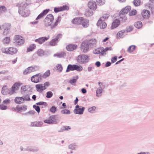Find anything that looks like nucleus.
<instances>
[{"label":"nucleus","mask_w":154,"mask_h":154,"mask_svg":"<svg viewBox=\"0 0 154 154\" xmlns=\"http://www.w3.org/2000/svg\"><path fill=\"white\" fill-rule=\"evenodd\" d=\"M94 69V66L93 64H91L89 65V66L88 68V72H90Z\"/></svg>","instance_id":"13d9d810"},{"label":"nucleus","mask_w":154,"mask_h":154,"mask_svg":"<svg viewBox=\"0 0 154 154\" xmlns=\"http://www.w3.org/2000/svg\"><path fill=\"white\" fill-rule=\"evenodd\" d=\"M29 94H28L26 93L24 94L22 97L23 98V101H29L31 100V99L29 97Z\"/></svg>","instance_id":"c85d7f7f"},{"label":"nucleus","mask_w":154,"mask_h":154,"mask_svg":"<svg viewBox=\"0 0 154 154\" xmlns=\"http://www.w3.org/2000/svg\"><path fill=\"white\" fill-rule=\"evenodd\" d=\"M28 68L29 69V72L30 73L35 72L38 70L39 69V67L38 66H31L28 67Z\"/></svg>","instance_id":"a878e982"},{"label":"nucleus","mask_w":154,"mask_h":154,"mask_svg":"<svg viewBox=\"0 0 154 154\" xmlns=\"http://www.w3.org/2000/svg\"><path fill=\"white\" fill-rule=\"evenodd\" d=\"M53 124H56L59 121V118L56 115H52L50 116Z\"/></svg>","instance_id":"aec40b11"},{"label":"nucleus","mask_w":154,"mask_h":154,"mask_svg":"<svg viewBox=\"0 0 154 154\" xmlns=\"http://www.w3.org/2000/svg\"><path fill=\"white\" fill-rule=\"evenodd\" d=\"M151 10H154V7L153 5L150 3H149L146 5Z\"/></svg>","instance_id":"69168bd1"},{"label":"nucleus","mask_w":154,"mask_h":154,"mask_svg":"<svg viewBox=\"0 0 154 154\" xmlns=\"http://www.w3.org/2000/svg\"><path fill=\"white\" fill-rule=\"evenodd\" d=\"M15 38L16 40V41H18L19 40L23 38L20 35H17L15 36Z\"/></svg>","instance_id":"0e129e2a"},{"label":"nucleus","mask_w":154,"mask_h":154,"mask_svg":"<svg viewBox=\"0 0 154 154\" xmlns=\"http://www.w3.org/2000/svg\"><path fill=\"white\" fill-rule=\"evenodd\" d=\"M89 60V56L86 54H81L77 58L78 62L80 64H85L88 63Z\"/></svg>","instance_id":"39448f33"},{"label":"nucleus","mask_w":154,"mask_h":154,"mask_svg":"<svg viewBox=\"0 0 154 154\" xmlns=\"http://www.w3.org/2000/svg\"><path fill=\"white\" fill-rule=\"evenodd\" d=\"M89 48V46L87 41H83L81 44V51L84 53L87 52Z\"/></svg>","instance_id":"423d86ee"},{"label":"nucleus","mask_w":154,"mask_h":154,"mask_svg":"<svg viewBox=\"0 0 154 154\" xmlns=\"http://www.w3.org/2000/svg\"><path fill=\"white\" fill-rule=\"evenodd\" d=\"M97 2L99 5H102L105 3L104 0H97Z\"/></svg>","instance_id":"680f3d73"},{"label":"nucleus","mask_w":154,"mask_h":154,"mask_svg":"<svg viewBox=\"0 0 154 154\" xmlns=\"http://www.w3.org/2000/svg\"><path fill=\"white\" fill-rule=\"evenodd\" d=\"M37 91L38 92H42L45 90L46 88L44 86H42V84H38L35 85Z\"/></svg>","instance_id":"4be33fe9"},{"label":"nucleus","mask_w":154,"mask_h":154,"mask_svg":"<svg viewBox=\"0 0 154 154\" xmlns=\"http://www.w3.org/2000/svg\"><path fill=\"white\" fill-rule=\"evenodd\" d=\"M11 26V25L9 23H5L3 25V27L4 29V30L3 32V33L4 35L6 34L8 32V30L10 28V27Z\"/></svg>","instance_id":"412c9836"},{"label":"nucleus","mask_w":154,"mask_h":154,"mask_svg":"<svg viewBox=\"0 0 154 154\" xmlns=\"http://www.w3.org/2000/svg\"><path fill=\"white\" fill-rule=\"evenodd\" d=\"M49 37V36L48 37H42L38 38L35 40V41L39 44H42L46 41L47 40Z\"/></svg>","instance_id":"9d476101"},{"label":"nucleus","mask_w":154,"mask_h":154,"mask_svg":"<svg viewBox=\"0 0 154 154\" xmlns=\"http://www.w3.org/2000/svg\"><path fill=\"white\" fill-rule=\"evenodd\" d=\"M85 109V107L80 106L78 105H77L75 106V108L73 112L75 114L82 115L83 114Z\"/></svg>","instance_id":"0eeeda50"},{"label":"nucleus","mask_w":154,"mask_h":154,"mask_svg":"<svg viewBox=\"0 0 154 154\" xmlns=\"http://www.w3.org/2000/svg\"><path fill=\"white\" fill-rule=\"evenodd\" d=\"M27 107L26 105H23L22 107H18L17 106L16 107V109L17 110L18 112H19L21 110H23L24 111H25L27 109Z\"/></svg>","instance_id":"ea45409f"},{"label":"nucleus","mask_w":154,"mask_h":154,"mask_svg":"<svg viewBox=\"0 0 154 154\" xmlns=\"http://www.w3.org/2000/svg\"><path fill=\"white\" fill-rule=\"evenodd\" d=\"M17 48L13 47L8 48V54H14L17 53Z\"/></svg>","instance_id":"b1692460"},{"label":"nucleus","mask_w":154,"mask_h":154,"mask_svg":"<svg viewBox=\"0 0 154 154\" xmlns=\"http://www.w3.org/2000/svg\"><path fill=\"white\" fill-rule=\"evenodd\" d=\"M96 107L95 106H93L92 107H89L88 109V111L91 113H93L96 112Z\"/></svg>","instance_id":"c9c22d12"},{"label":"nucleus","mask_w":154,"mask_h":154,"mask_svg":"<svg viewBox=\"0 0 154 154\" xmlns=\"http://www.w3.org/2000/svg\"><path fill=\"white\" fill-rule=\"evenodd\" d=\"M42 76L41 73L33 75L31 78V80L32 82L35 83H37L41 79Z\"/></svg>","instance_id":"6e6552de"},{"label":"nucleus","mask_w":154,"mask_h":154,"mask_svg":"<svg viewBox=\"0 0 154 154\" xmlns=\"http://www.w3.org/2000/svg\"><path fill=\"white\" fill-rule=\"evenodd\" d=\"M83 69L82 66L81 65H75V70H76L79 72L81 71Z\"/></svg>","instance_id":"a19ab883"},{"label":"nucleus","mask_w":154,"mask_h":154,"mask_svg":"<svg viewBox=\"0 0 154 154\" xmlns=\"http://www.w3.org/2000/svg\"><path fill=\"white\" fill-rule=\"evenodd\" d=\"M60 112L62 114H69L70 112L69 110L67 109H64L60 111Z\"/></svg>","instance_id":"49530a36"},{"label":"nucleus","mask_w":154,"mask_h":154,"mask_svg":"<svg viewBox=\"0 0 154 154\" xmlns=\"http://www.w3.org/2000/svg\"><path fill=\"white\" fill-rule=\"evenodd\" d=\"M102 48H99L94 50L93 51V53L94 54H100L102 55V53H103V50H102Z\"/></svg>","instance_id":"bb28decb"},{"label":"nucleus","mask_w":154,"mask_h":154,"mask_svg":"<svg viewBox=\"0 0 154 154\" xmlns=\"http://www.w3.org/2000/svg\"><path fill=\"white\" fill-rule=\"evenodd\" d=\"M57 69L59 72H61L63 70V67L61 64H58L56 66Z\"/></svg>","instance_id":"864d4df0"},{"label":"nucleus","mask_w":154,"mask_h":154,"mask_svg":"<svg viewBox=\"0 0 154 154\" xmlns=\"http://www.w3.org/2000/svg\"><path fill=\"white\" fill-rule=\"evenodd\" d=\"M43 124V123L41 121H35L32 122L30 125L31 127H41Z\"/></svg>","instance_id":"6ab92c4d"},{"label":"nucleus","mask_w":154,"mask_h":154,"mask_svg":"<svg viewBox=\"0 0 154 154\" xmlns=\"http://www.w3.org/2000/svg\"><path fill=\"white\" fill-rule=\"evenodd\" d=\"M36 104L37 105H44L45 106H48V104L46 102H43V101H40L36 103Z\"/></svg>","instance_id":"052dcab7"},{"label":"nucleus","mask_w":154,"mask_h":154,"mask_svg":"<svg viewBox=\"0 0 154 154\" xmlns=\"http://www.w3.org/2000/svg\"><path fill=\"white\" fill-rule=\"evenodd\" d=\"M53 94L51 91H48L46 93V97L47 98H49L52 97L53 96Z\"/></svg>","instance_id":"3c124183"},{"label":"nucleus","mask_w":154,"mask_h":154,"mask_svg":"<svg viewBox=\"0 0 154 154\" xmlns=\"http://www.w3.org/2000/svg\"><path fill=\"white\" fill-rule=\"evenodd\" d=\"M141 15L143 19H147L150 15V12L147 10H144L142 12Z\"/></svg>","instance_id":"f3484780"},{"label":"nucleus","mask_w":154,"mask_h":154,"mask_svg":"<svg viewBox=\"0 0 154 154\" xmlns=\"http://www.w3.org/2000/svg\"><path fill=\"white\" fill-rule=\"evenodd\" d=\"M97 25L101 29H104L107 26L106 24L104 21L99 20L97 22Z\"/></svg>","instance_id":"ddd939ff"},{"label":"nucleus","mask_w":154,"mask_h":154,"mask_svg":"<svg viewBox=\"0 0 154 154\" xmlns=\"http://www.w3.org/2000/svg\"><path fill=\"white\" fill-rule=\"evenodd\" d=\"M25 150L31 152H37L39 150V148L35 146H28Z\"/></svg>","instance_id":"5701e85b"},{"label":"nucleus","mask_w":154,"mask_h":154,"mask_svg":"<svg viewBox=\"0 0 154 154\" xmlns=\"http://www.w3.org/2000/svg\"><path fill=\"white\" fill-rule=\"evenodd\" d=\"M134 26L136 28L140 29L142 27V24L140 21H138L134 23Z\"/></svg>","instance_id":"2f4dec72"},{"label":"nucleus","mask_w":154,"mask_h":154,"mask_svg":"<svg viewBox=\"0 0 154 154\" xmlns=\"http://www.w3.org/2000/svg\"><path fill=\"white\" fill-rule=\"evenodd\" d=\"M77 48L76 45L71 44L66 46V49L69 51H72L76 49Z\"/></svg>","instance_id":"dca6fc26"},{"label":"nucleus","mask_w":154,"mask_h":154,"mask_svg":"<svg viewBox=\"0 0 154 154\" xmlns=\"http://www.w3.org/2000/svg\"><path fill=\"white\" fill-rule=\"evenodd\" d=\"M7 109V107L6 106L4 105L3 104H0V109L2 110H5Z\"/></svg>","instance_id":"338daca9"},{"label":"nucleus","mask_w":154,"mask_h":154,"mask_svg":"<svg viewBox=\"0 0 154 154\" xmlns=\"http://www.w3.org/2000/svg\"><path fill=\"white\" fill-rule=\"evenodd\" d=\"M72 22L74 24H81L85 28L89 26V20L82 17L75 18L73 19Z\"/></svg>","instance_id":"f03ea898"},{"label":"nucleus","mask_w":154,"mask_h":154,"mask_svg":"<svg viewBox=\"0 0 154 154\" xmlns=\"http://www.w3.org/2000/svg\"><path fill=\"white\" fill-rule=\"evenodd\" d=\"M88 6L91 9L95 10L97 8L96 2L93 1L89 2L88 3Z\"/></svg>","instance_id":"2eb2a0df"},{"label":"nucleus","mask_w":154,"mask_h":154,"mask_svg":"<svg viewBox=\"0 0 154 154\" xmlns=\"http://www.w3.org/2000/svg\"><path fill=\"white\" fill-rule=\"evenodd\" d=\"M109 14H104L100 18L99 20L104 21L105 20L107 19L109 17Z\"/></svg>","instance_id":"de8ad7c7"},{"label":"nucleus","mask_w":154,"mask_h":154,"mask_svg":"<svg viewBox=\"0 0 154 154\" xmlns=\"http://www.w3.org/2000/svg\"><path fill=\"white\" fill-rule=\"evenodd\" d=\"M121 21L119 19V20L117 19L114 20L112 23L111 27V28L113 29L118 27L120 24V23Z\"/></svg>","instance_id":"a211bd4d"},{"label":"nucleus","mask_w":154,"mask_h":154,"mask_svg":"<svg viewBox=\"0 0 154 154\" xmlns=\"http://www.w3.org/2000/svg\"><path fill=\"white\" fill-rule=\"evenodd\" d=\"M33 108L35 109V110L39 113L40 112V108L39 106H36L35 105H34L33 106Z\"/></svg>","instance_id":"6e6d98bb"},{"label":"nucleus","mask_w":154,"mask_h":154,"mask_svg":"<svg viewBox=\"0 0 154 154\" xmlns=\"http://www.w3.org/2000/svg\"><path fill=\"white\" fill-rule=\"evenodd\" d=\"M88 44L89 46L91 48H93L96 46L97 41L95 39H91L89 40H87Z\"/></svg>","instance_id":"1a4fd4ad"},{"label":"nucleus","mask_w":154,"mask_h":154,"mask_svg":"<svg viewBox=\"0 0 154 154\" xmlns=\"http://www.w3.org/2000/svg\"><path fill=\"white\" fill-rule=\"evenodd\" d=\"M79 76L78 75H76L75 76H73V78L69 81V82L71 84H72L73 83H75L76 82Z\"/></svg>","instance_id":"72a5a7b5"},{"label":"nucleus","mask_w":154,"mask_h":154,"mask_svg":"<svg viewBox=\"0 0 154 154\" xmlns=\"http://www.w3.org/2000/svg\"><path fill=\"white\" fill-rule=\"evenodd\" d=\"M50 74V70H47L44 74H41L42 77L44 78H46L47 77L49 76Z\"/></svg>","instance_id":"f704fd0d"},{"label":"nucleus","mask_w":154,"mask_h":154,"mask_svg":"<svg viewBox=\"0 0 154 154\" xmlns=\"http://www.w3.org/2000/svg\"><path fill=\"white\" fill-rule=\"evenodd\" d=\"M103 53H102V55L104 54H106V52L107 51H111L112 50V48L111 47H106L105 49H104L102 47Z\"/></svg>","instance_id":"e433bc0d"},{"label":"nucleus","mask_w":154,"mask_h":154,"mask_svg":"<svg viewBox=\"0 0 154 154\" xmlns=\"http://www.w3.org/2000/svg\"><path fill=\"white\" fill-rule=\"evenodd\" d=\"M49 9H46L44 10L42 13H41L36 19V20L39 19L43 17L45 15H46L49 11Z\"/></svg>","instance_id":"4468645a"},{"label":"nucleus","mask_w":154,"mask_h":154,"mask_svg":"<svg viewBox=\"0 0 154 154\" xmlns=\"http://www.w3.org/2000/svg\"><path fill=\"white\" fill-rule=\"evenodd\" d=\"M140 0H134L133 1L134 5L136 6H138L140 5Z\"/></svg>","instance_id":"603ef678"},{"label":"nucleus","mask_w":154,"mask_h":154,"mask_svg":"<svg viewBox=\"0 0 154 154\" xmlns=\"http://www.w3.org/2000/svg\"><path fill=\"white\" fill-rule=\"evenodd\" d=\"M133 29V27L132 26H127L126 28V29H125L126 31V32L127 33V32H130L132 31Z\"/></svg>","instance_id":"37998d69"},{"label":"nucleus","mask_w":154,"mask_h":154,"mask_svg":"<svg viewBox=\"0 0 154 154\" xmlns=\"http://www.w3.org/2000/svg\"><path fill=\"white\" fill-rule=\"evenodd\" d=\"M6 10V8L4 6L0 7V14L5 12Z\"/></svg>","instance_id":"4d7b16f0"},{"label":"nucleus","mask_w":154,"mask_h":154,"mask_svg":"<svg viewBox=\"0 0 154 154\" xmlns=\"http://www.w3.org/2000/svg\"><path fill=\"white\" fill-rule=\"evenodd\" d=\"M51 120V118H50V116L48 119L44 120V122L46 123L50 124H53Z\"/></svg>","instance_id":"09e8293b"},{"label":"nucleus","mask_w":154,"mask_h":154,"mask_svg":"<svg viewBox=\"0 0 154 154\" xmlns=\"http://www.w3.org/2000/svg\"><path fill=\"white\" fill-rule=\"evenodd\" d=\"M75 64H69L66 69V72H68L70 71L75 70Z\"/></svg>","instance_id":"cd10ccee"},{"label":"nucleus","mask_w":154,"mask_h":154,"mask_svg":"<svg viewBox=\"0 0 154 154\" xmlns=\"http://www.w3.org/2000/svg\"><path fill=\"white\" fill-rule=\"evenodd\" d=\"M85 15L87 17L92 16L93 15V12L92 10L90 9L86 11H85Z\"/></svg>","instance_id":"7c9ffc66"},{"label":"nucleus","mask_w":154,"mask_h":154,"mask_svg":"<svg viewBox=\"0 0 154 154\" xmlns=\"http://www.w3.org/2000/svg\"><path fill=\"white\" fill-rule=\"evenodd\" d=\"M36 47V45L35 44H32L30 45L27 49V52H28L33 51Z\"/></svg>","instance_id":"c756f323"},{"label":"nucleus","mask_w":154,"mask_h":154,"mask_svg":"<svg viewBox=\"0 0 154 154\" xmlns=\"http://www.w3.org/2000/svg\"><path fill=\"white\" fill-rule=\"evenodd\" d=\"M14 101L15 103L18 104H20L23 103V102H22L21 101H20L19 99L17 97L15 98Z\"/></svg>","instance_id":"e2e57ef3"},{"label":"nucleus","mask_w":154,"mask_h":154,"mask_svg":"<svg viewBox=\"0 0 154 154\" xmlns=\"http://www.w3.org/2000/svg\"><path fill=\"white\" fill-rule=\"evenodd\" d=\"M61 18L60 16H59L57 17V19L56 20L54 23L51 25L53 21L54 20V17L53 15L51 14H48L45 18L44 20V24L46 26H51V29H53L59 23L60 21L59 20V18Z\"/></svg>","instance_id":"f257e3e1"},{"label":"nucleus","mask_w":154,"mask_h":154,"mask_svg":"<svg viewBox=\"0 0 154 154\" xmlns=\"http://www.w3.org/2000/svg\"><path fill=\"white\" fill-rule=\"evenodd\" d=\"M137 13V11L135 10H133L129 12V15L130 16L135 15Z\"/></svg>","instance_id":"bf43d9fd"},{"label":"nucleus","mask_w":154,"mask_h":154,"mask_svg":"<svg viewBox=\"0 0 154 154\" xmlns=\"http://www.w3.org/2000/svg\"><path fill=\"white\" fill-rule=\"evenodd\" d=\"M69 8L66 5H64L60 7H55L54 8V11L55 13H58V12L67 10L69 9Z\"/></svg>","instance_id":"9b49d317"},{"label":"nucleus","mask_w":154,"mask_h":154,"mask_svg":"<svg viewBox=\"0 0 154 154\" xmlns=\"http://www.w3.org/2000/svg\"><path fill=\"white\" fill-rule=\"evenodd\" d=\"M10 40V38L9 37H6L3 39L2 42L4 44H8L9 43Z\"/></svg>","instance_id":"a18cd8bd"},{"label":"nucleus","mask_w":154,"mask_h":154,"mask_svg":"<svg viewBox=\"0 0 154 154\" xmlns=\"http://www.w3.org/2000/svg\"><path fill=\"white\" fill-rule=\"evenodd\" d=\"M103 89L101 87L98 88L96 91V96L97 97H100L101 95Z\"/></svg>","instance_id":"473e14b6"},{"label":"nucleus","mask_w":154,"mask_h":154,"mask_svg":"<svg viewBox=\"0 0 154 154\" xmlns=\"http://www.w3.org/2000/svg\"><path fill=\"white\" fill-rule=\"evenodd\" d=\"M2 51L3 53L5 54H8V53H9L8 52V48H3L2 49Z\"/></svg>","instance_id":"774afa93"},{"label":"nucleus","mask_w":154,"mask_h":154,"mask_svg":"<svg viewBox=\"0 0 154 154\" xmlns=\"http://www.w3.org/2000/svg\"><path fill=\"white\" fill-rule=\"evenodd\" d=\"M37 53L38 55L39 56H42L44 54V51L42 49H39L37 51Z\"/></svg>","instance_id":"c03bdc74"},{"label":"nucleus","mask_w":154,"mask_h":154,"mask_svg":"<svg viewBox=\"0 0 154 154\" xmlns=\"http://www.w3.org/2000/svg\"><path fill=\"white\" fill-rule=\"evenodd\" d=\"M58 42L54 39H52L49 42L50 45L52 46H54L57 45Z\"/></svg>","instance_id":"79ce46f5"},{"label":"nucleus","mask_w":154,"mask_h":154,"mask_svg":"<svg viewBox=\"0 0 154 154\" xmlns=\"http://www.w3.org/2000/svg\"><path fill=\"white\" fill-rule=\"evenodd\" d=\"M24 40L23 38L21 39L18 41H16V44L18 45H20L23 44L24 43Z\"/></svg>","instance_id":"5fc2aeb1"},{"label":"nucleus","mask_w":154,"mask_h":154,"mask_svg":"<svg viewBox=\"0 0 154 154\" xmlns=\"http://www.w3.org/2000/svg\"><path fill=\"white\" fill-rule=\"evenodd\" d=\"M131 9L130 6H127L122 9L119 13V19L122 23L124 22L127 20V17L125 14L128 13Z\"/></svg>","instance_id":"7ed1b4c3"},{"label":"nucleus","mask_w":154,"mask_h":154,"mask_svg":"<svg viewBox=\"0 0 154 154\" xmlns=\"http://www.w3.org/2000/svg\"><path fill=\"white\" fill-rule=\"evenodd\" d=\"M57 108L55 106H52L49 109V111L52 113H54L56 111Z\"/></svg>","instance_id":"8fccbe9b"},{"label":"nucleus","mask_w":154,"mask_h":154,"mask_svg":"<svg viewBox=\"0 0 154 154\" xmlns=\"http://www.w3.org/2000/svg\"><path fill=\"white\" fill-rule=\"evenodd\" d=\"M66 56V53L64 52H61L59 53L54 54V57H57L58 58H61L64 57Z\"/></svg>","instance_id":"393cba45"},{"label":"nucleus","mask_w":154,"mask_h":154,"mask_svg":"<svg viewBox=\"0 0 154 154\" xmlns=\"http://www.w3.org/2000/svg\"><path fill=\"white\" fill-rule=\"evenodd\" d=\"M77 146V145L76 143H73L69 145L68 148L69 149L73 150L75 149Z\"/></svg>","instance_id":"58836bf2"},{"label":"nucleus","mask_w":154,"mask_h":154,"mask_svg":"<svg viewBox=\"0 0 154 154\" xmlns=\"http://www.w3.org/2000/svg\"><path fill=\"white\" fill-rule=\"evenodd\" d=\"M19 3H18L16 6L18 7V13L22 16L26 17L30 14L29 11L26 7L20 5Z\"/></svg>","instance_id":"20e7f679"},{"label":"nucleus","mask_w":154,"mask_h":154,"mask_svg":"<svg viewBox=\"0 0 154 154\" xmlns=\"http://www.w3.org/2000/svg\"><path fill=\"white\" fill-rule=\"evenodd\" d=\"M126 31L125 29H122L119 31L117 34V38L120 39L124 37L127 35Z\"/></svg>","instance_id":"f8f14e48"},{"label":"nucleus","mask_w":154,"mask_h":154,"mask_svg":"<svg viewBox=\"0 0 154 154\" xmlns=\"http://www.w3.org/2000/svg\"><path fill=\"white\" fill-rule=\"evenodd\" d=\"M136 48V46L134 45H132L130 46L127 49V51L129 53H131L134 51Z\"/></svg>","instance_id":"4c0bfd02"}]
</instances>
